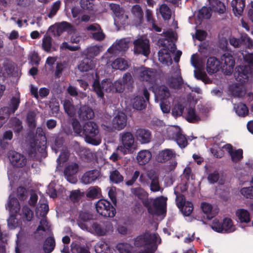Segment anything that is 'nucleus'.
I'll use <instances>...</instances> for the list:
<instances>
[{
  "label": "nucleus",
  "instance_id": "nucleus-1",
  "mask_svg": "<svg viewBox=\"0 0 253 253\" xmlns=\"http://www.w3.org/2000/svg\"><path fill=\"white\" fill-rule=\"evenodd\" d=\"M156 234L145 232L135 238L133 244L139 250V253H154L158 248Z\"/></svg>",
  "mask_w": 253,
  "mask_h": 253
},
{
  "label": "nucleus",
  "instance_id": "nucleus-2",
  "mask_svg": "<svg viewBox=\"0 0 253 253\" xmlns=\"http://www.w3.org/2000/svg\"><path fill=\"white\" fill-rule=\"evenodd\" d=\"M83 136L85 141L89 144L97 146L101 143L98 125L92 121H89L83 125Z\"/></svg>",
  "mask_w": 253,
  "mask_h": 253
},
{
  "label": "nucleus",
  "instance_id": "nucleus-3",
  "mask_svg": "<svg viewBox=\"0 0 253 253\" xmlns=\"http://www.w3.org/2000/svg\"><path fill=\"white\" fill-rule=\"evenodd\" d=\"M211 227L214 231L218 233H228L235 230L233 222L229 218H225L221 221L215 218L213 220Z\"/></svg>",
  "mask_w": 253,
  "mask_h": 253
},
{
  "label": "nucleus",
  "instance_id": "nucleus-4",
  "mask_svg": "<svg viewBox=\"0 0 253 253\" xmlns=\"http://www.w3.org/2000/svg\"><path fill=\"white\" fill-rule=\"evenodd\" d=\"M95 209L97 212L104 217H114L116 213L115 208L105 199L99 200L95 204Z\"/></svg>",
  "mask_w": 253,
  "mask_h": 253
},
{
  "label": "nucleus",
  "instance_id": "nucleus-5",
  "mask_svg": "<svg viewBox=\"0 0 253 253\" xmlns=\"http://www.w3.org/2000/svg\"><path fill=\"white\" fill-rule=\"evenodd\" d=\"M130 192L133 196L141 200L144 206L147 208L149 213L153 214L154 213L153 209L151 205L152 198H148L149 194L146 191L140 186H139L137 187L131 188Z\"/></svg>",
  "mask_w": 253,
  "mask_h": 253
},
{
  "label": "nucleus",
  "instance_id": "nucleus-6",
  "mask_svg": "<svg viewBox=\"0 0 253 253\" xmlns=\"http://www.w3.org/2000/svg\"><path fill=\"white\" fill-rule=\"evenodd\" d=\"M252 71L248 65H239L235 67L234 76L236 80L241 84H244L249 81L252 76Z\"/></svg>",
  "mask_w": 253,
  "mask_h": 253
},
{
  "label": "nucleus",
  "instance_id": "nucleus-7",
  "mask_svg": "<svg viewBox=\"0 0 253 253\" xmlns=\"http://www.w3.org/2000/svg\"><path fill=\"white\" fill-rule=\"evenodd\" d=\"M221 69L224 74L231 75L235 66V60L229 53H225L221 56Z\"/></svg>",
  "mask_w": 253,
  "mask_h": 253
},
{
  "label": "nucleus",
  "instance_id": "nucleus-8",
  "mask_svg": "<svg viewBox=\"0 0 253 253\" xmlns=\"http://www.w3.org/2000/svg\"><path fill=\"white\" fill-rule=\"evenodd\" d=\"M229 43L234 47H239L243 45L246 48H251L253 45V40L244 33L240 34V38L231 37L229 39Z\"/></svg>",
  "mask_w": 253,
  "mask_h": 253
},
{
  "label": "nucleus",
  "instance_id": "nucleus-9",
  "mask_svg": "<svg viewBox=\"0 0 253 253\" xmlns=\"http://www.w3.org/2000/svg\"><path fill=\"white\" fill-rule=\"evenodd\" d=\"M135 53L148 56L150 52L149 41L148 39L139 38L133 42Z\"/></svg>",
  "mask_w": 253,
  "mask_h": 253
},
{
  "label": "nucleus",
  "instance_id": "nucleus-10",
  "mask_svg": "<svg viewBox=\"0 0 253 253\" xmlns=\"http://www.w3.org/2000/svg\"><path fill=\"white\" fill-rule=\"evenodd\" d=\"M176 201L177 206L180 210L182 214L186 216H189L193 210V205L192 202L186 201L183 194L176 196Z\"/></svg>",
  "mask_w": 253,
  "mask_h": 253
},
{
  "label": "nucleus",
  "instance_id": "nucleus-11",
  "mask_svg": "<svg viewBox=\"0 0 253 253\" xmlns=\"http://www.w3.org/2000/svg\"><path fill=\"white\" fill-rule=\"evenodd\" d=\"M123 147L121 149H124L125 153L129 152L133 148L134 138L131 132L125 131L120 134Z\"/></svg>",
  "mask_w": 253,
  "mask_h": 253
},
{
  "label": "nucleus",
  "instance_id": "nucleus-12",
  "mask_svg": "<svg viewBox=\"0 0 253 253\" xmlns=\"http://www.w3.org/2000/svg\"><path fill=\"white\" fill-rule=\"evenodd\" d=\"M8 158L11 165L15 168H23L27 164L26 157L24 155L15 151L9 152Z\"/></svg>",
  "mask_w": 253,
  "mask_h": 253
},
{
  "label": "nucleus",
  "instance_id": "nucleus-13",
  "mask_svg": "<svg viewBox=\"0 0 253 253\" xmlns=\"http://www.w3.org/2000/svg\"><path fill=\"white\" fill-rule=\"evenodd\" d=\"M79 169V166L77 163H73L67 166L64 170V175L68 181L71 183H76L77 178L76 174Z\"/></svg>",
  "mask_w": 253,
  "mask_h": 253
},
{
  "label": "nucleus",
  "instance_id": "nucleus-14",
  "mask_svg": "<svg viewBox=\"0 0 253 253\" xmlns=\"http://www.w3.org/2000/svg\"><path fill=\"white\" fill-rule=\"evenodd\" d=\"M222 148L228 152L233 163H237L243 159V151L242 149H236L229 143L224 145Z\"/></svg>",
  "mask_w": 253,
  "mask_h": 253
},
{
  "label": "nucleus",
  "instance_id": "nucleus-15",
  "mask_svg": "<svg viewBox=\"0 0 253 253\" xmlns=\"http://www.w3.org/2000/svg\"><path fill=\"white\" fill-rule=\"evenodd\" d=\"M156 73L152 69L141 67L139 71V78L142 81L153 84L156 81Z\"/></svg>",
  "mask_w": 253,
  "mask_h": 253
},
{
  "label": "nucleus",
  "instance_id": "nucleus-16",
  "mask_svg": "<svg viewBox=\"0 0 253 253\" xmlns=\"http://www.w3.org/2000/svg\"><path fill=\"white\" fill-rule=\"evenodd\" d=\"M93 222L92 214L84 211L80 213L78 224L82 229L85 230L90 229Z\"/></svg>",
  "mask_w": 253,
  "mask_h": 253
},
{
  "label": "nucleus",
  "instance_id": "nucleus-17",
  "mask_svg": "<svg viewBox=\"0 0 253 253\" xmlns=\"http://www.w3.org/2000/svg\"><path fill=\"white\" fill-rule=\"evenodd\" d=\"M111 226V223L102 225L96 222L93 221L91 223L90 228L86 230V231L95 233L98 236H102L106 234Z\"/></svg>",
  "mask_w": 253,
  "mask_h": 253
},
{
  "label": "nucleus",
  "instance_id": "nucleus-18",
  "mask_svg": "<svg viewBox=\"0 0 253 253\" xmlns=\"http://www.w3.org/2000/svg\"><path fill=\"white\" fill-rule=\"evenodd\" d=\"M147 175L150 180L148 185L151 192H157L159 191L161 187L158 175L154 171H150L148 172Z\"/></svg>",
  "mask_w": 253,
  "mask_h": 253
},
{
  "label": "nucleus",
  "instance_id": "nucleus-19",
  "mask_svg": "<svg viewBox=\"0 0 253 253\" xmlns=\"http://www.w3.org/2000/svg\"><path fill=\"white\" fill-rule=\"evenodd\" d=\"M100 175V171L96 169L88 170L82 175L81 181L84 184H89L94 182Z\"/></svg>",
  "mask_w": 253,
  "mask_h": 253
},
{
  "label": "nucleus",
  "instance_id": "nucleus-20",
  "mask_svg": "<svg viewBox=\"0 0 253 253\" xmlns=\"http://www.w3.org/2000/svg\"><path fill=\"white\" fill-rule=\"evenodd\" d=\"M135 136L141 144L148 143L151 139V132L147 129L138 128L135 133Z\"/></svg>",
  "mask_w": 253,
  "mask_h": 253
},
{
  "label": "nucleus",
  "instance_id": "nucleus-21",
  "mask_svg": "<svg viewBox=\"0 0 253 253\" xmlns=\"http://www.w3.org/2000/svg\"><path fill=\"white\" fill-rule=\"evenodd\" d=\"M221 69L220 61L215 57H209L207 62V71L210 75L218 72Z\"/></svg>",
  "mask_w": 253,
  "mask_h": 253
},
{
  "label": "nucleus",
  "instance_id": "nucleus-22",
  "mask_svg": "<svg viewBox=\"0 0 253 253\" xmlns=\"http://www.w3.org/2000/svg\"><path fill=\"white\" fill-rule=\"evenodd\" d=\"M127 123V117L123 112H119L113 120V125L115 129L120 130L125 128Z\"/></svg>",
  "mask_w": 253,
  "mask_h": 253
},
{
  "label": "nucleus",
  "instance_id": "nucleus-23",
  "mask_svg": "<svg viewBox=\"0 0 253 253\" xmlns=\"http://www.w3.org/2000/svg\"><path fill=\"white\" fill-rule=\"evenodd\" d=\"M20 103V95L18 93L15 96H12L8 103L7 109L8 112L6 116L8 117L10 114H14L18 109Z\"/></svg>",
  "mask_w": 253,
  "mask_h": 253
},
{
  "label": "nucleus",
  "instance_id": "nucleus-24",
  "mask_svg": "<svg viewBox=\"0 0 253 253\" xmlns=\"http://www.w3.org/2000/svg\"><path fill=\"white\" fill-rule=\"evenodd\" d=\"M78 113L79 119L83 121L92 119L94 117L93 111L87 105L81 106Z\"/></svg>",
  "mask_w": 253,
  "mask_h": 253
},
{
  "label": "nucleus",
  "instance_id": "nucleus-25",
  "mask_svg": "<svg viewBox=\"0 0 253 253\" xmlns=\"http://www.w3.org/2000/svg\"><path fill=\"white\" fill-rule=\"evenodd\" d=\"M175 155L174 151L171 149H165L159 152L156 157L159 163H165L170 160Z\"/></svg>",
  "mask_w": 253,
  "mask_h": 253
},
{
  "label": "nucleus",
  "instance_id": "nucleus-26",
  "mask_svg": "<svg viewBox=\"0 0 253 253\" xmlns=\"http://www.w3.org/2000/svg\"><path fill=\"white\" fill-rule=\"evenodd\" d=\"M152 158V154L147 150L139 151L136 156V160L139 165H145L147 164Z\"/></svg>",
  "mask_w": 253,
  "mask_h": 253
},
{
  "label": "nucleus",
  "instance_id": "nucleus-27",
  "mask_svg": "<svg viewBox=\"0 0 253 253\" xmlns=\"http://www.w3.org/2000/svg\"><path fill=\"white\" fill-rule=\"evenodd\" d=\"M128 48V42L125 40H120L115 45L108 48V51L109 53H116L118 51H125Z\"/></svg>",
  "mask_w": 253,
  "mask_h": 253
},
{
  "label": "nucleus",
  "instance_id": "nucleus-28",
  "mask_svg": "<svg viewBox=\"0 0 253 253\" xmlns=\"http://www.w3.org/2000/svg\"><path fill=\"white\" fill-rule=\"evenodd\" d=\"M209 4L214 12L217 13L219 15L226 13V6L225 3L220 0H211Z\"/></svg>",
  "mask_w": 253,
  "mask_h": 253
},
{
  "label": "nucleus",
  "instance_id": "nucleus-29",
  "mask_svg": "<svg viewBox=\"0 0 253 253\" xmlns=\"http://www.w3.org/2000/svg\"><path fill=\"white\" fill-rule=\"evenodd\" d=\"M231 4L235 16L242 14L245 7V0H232Z\"/></svg>",
  "mask_w": 253,
  "mask_h": 253
},
{
  "label": "nucleus",
  "instance_id": "nucleus-30",
  "mask_svg": "<svg viewBox=\"0 0 253 253\" xmlns=\"http://www.w3.org/2000/svg\"><path fill=\"white\" fill-rule=\"evenodd\" d=\"M94 67L93 61L88 58L83 59L78 65V69L81 72H87Z\"/></svg>",
  "mask_w": 253,
  "mask_h": 253
},
{
  "label": "nucleus",
  "instance_id": "nucleus-31",
  "mask_svg": "<svg viewBox=\"0 0 253 253\" xmlns=\"http://www.w3.org/2000/svg\"><path fill=\"white\" fill-rule=\"evenodd\" d=\"M55 247L54 238L52 236L47 237L43 244V250L45 253H51Z\"/></svg>",
  "mask_w": 253,
  "mask_h": 253
},
{
  "label": "nucleus",
  "instance_id": "nucleus-32",
  "mask_svg": "<svg viewBox=\"0 0 253 253\" xmlns=\"http://www.w3.org/2000/svg\"><path fill=\"white\" fill-rule=\"evenodd\" d=\"M124 176L117 169L110 171L109 180L110 182L116 184H120L124 181Z\"/></svg>",
  "mask_w": 253,
  "mask_h": 253
},
{
  "label": "nucleus",
  "instance_id": "nucleus-33",
  "mask_svg": "<svg viewBox=\"0 0 253 253\" xmlns=\"http://www.w3.org/2000/svg\"><path fill=\"white\" fill-rule=\"evenodd\" d=\"M158 59L160 62L168 64L169 61L172 62V60L170 57V54L168 50L165 48L161 49L158 52Z\"/></svg>",
  "mask_w": 253,
  "mask_h": 253
},
{
  "label": "nucleus",
  "instance_id": "nucleus-34",
  "mask_svg": "<svg viewBox=\"0 0 253 253\" xmlns=\"http://www.w3.org/2000/svg\"><path fill=\"white\" fill-rule=\"evenodd\" d=\"M146 13V19L148 22L152 24V28L156 32H160L162 31V28L158 27L156 24V20L154 18L152 11L148 9H147L145 11Z\"/></svg>",
  "mask_w": 253,
  "mask_h": 253
},
{
  "label": "nucleus",
  "instance_id": "nucleus-35",
  "mask_svg": "<svg viewBox=\"0 0 253 253\" xmlns=\"http://www.w3.org/2000/svg\"><path fill=\"white\" fill-rule=\"evenodd\" d=\"M52 39L50 36H44L42 39V48L46 52H50L52 49L55 50V48L52 46Z\"/></svg>",
  "mask_w": 253,
  "mask_h": 253
},
{
  "label": "nucleus",
  "instance_id": "nucleus-36",
  "mask_svg": "<svg viewBox=\"0 0 253 253\" xmlns=\"http://www.w3.org/2000/svg\"><path fill=\"white\" fill-rule=\"evenodd\" d=\"M111 65L113 69L120 70H125L128 67L126 61L122 58H118L115 59Z\"/></svg>",
  "mask_w": 253,
  "mask_h": 253
},
{
  "label": "nucleus",
  "instance_id": "nucleus-37",
  "mask_svg": "<svg viewBox=\"0 0 253 253\" xmlns=\"http://www.w3.org/2000/svg\"><path fill=\"white\" fill-rule=\"evenodd\" d=\"M132 105L133 108L138 110H142L146 106V100L143 96H137L134 98Z\"/></svg>",
  "mask_w": 253,
  "mask_h": 253
},
{
  "label": "nucleus",
  "instance_id": "nucleus-38",
  "mask_svg": "<svg viewBox=\"0 0 253 253\" xmlns=\"http://www.w3.org/2000/svg\"><path fill=\"white\" fill-rule=\"evenodd\" d=\"M63 107L65 112L69 116L72 117L75 115V110L72 100L65 99L64 101Z\"/></svg>",
  "mask_w": 253,
  "mask_h": 253
},
{
  "label": "nucleus",
  "instance_id": "nucleus-39",
  "mask_svg": "<svg viewBox=\"0 0 253 253\" xmlns=\"http://www.w3.org/2000/svg\"><path fill=\"white\" fill-rule=\"evenodd\" d=\"M236 114L240 117H245L249 113V109L246 105L243 103H240L234 106Z\"/></svg>",
  "mask_w": 253,
  "mask_h": 253
},
{
  "label": "nucleus",
  "instance_id": "nucleus-40",
  "mask_svg": "<svg viewBox=\"0 0 253 253\" xmlns=\"http://www.w3.org/2000/svg\"><path fill=\"white\" fill-rule=\"evenodd\" d=\"M6 208L8 209L10 212H17L20 209V205L18 200L15 198H9Z\"/></svg>",
  "mask_w": 253,
  "mask_h": 253
},
{
  "label": "nucleus",
  "instance_id": "nucleus-41",
  "mask_svg": "<svg viewBox=\"0 0 253 253\" xmlns=\"http://www.w3.org/2000/svg\"><path fill=\"white\" fill-rule=\"evenodd\" d=\"M110 8L113 11L115 15L118 17V19L123 18L124 15V10L120 5L116 3H110Z\"/></svg>",
  "mask_w": 253,
  "mask_h": 253
},
{
  "label": "nucleus",
  "instance_id": "nucleus-42",
  "mask_svg": "<svg viewBox=\"0 0 253 253\" xmlns=\"http://www.w3.org/2000/svg\"><path fill=\"white\" fill-rule=\"evenodd\" d=\"M119 253H132L133 247L126 243H119L116 247Z\"/></svg>",
  "mask_w": 253,
  "mask_h": 253
},
{
  "label": "nucleus",
  "instance_id": "nucleus-43",
  "mask_svg": "<svg viewBox=\"0 0 253 253\" xmlns=\"http://www.w3.org/2000/svg\"><path fill=\"white\" fill-rule=\"evenodd\" d=\"M10 123L14 132L18 134L23 129L22 121L18 118L14 117L10 120Z\"/></svg>",
  "mask_w": 253,
  "mask_h": 253
},
{
  "label": "nucleus",
  "instance_id": "nucleus-44",
  "mask_svg": "<svg viewBox=\"0 0 253 253\" xmlns=\"http://www.w3.org/2000/svg\"><path fill=\"white\" fill-rule=\"evenodd\" d=\"M95 251L96 253H109L110 248L106 242L101 241L95 245Z\"/></svg>",
  "mask_w": 253,
  "mask_h": 253
},
{
  "label": "nucleus",
  "instance_id": "nucleus-45",
  "mask_svg": "<svg viewBox=\"0 0 253 253\" xmlns=\"http://www.w3.org/2000/svg\"><path fill=\"white\" fill-rule=\"evenodd\" d=\"M201 207L203 211L206 214L207 219H211L215 216L212 213V207L211 204L203 202Z\"/></svg>",
  "mask_w": 253,
  "mask_h": 253
},
{
  "label": "nucleus",
  "instance_id": "nucleus-46",
  "mask_svg": "<svg viewBox=\"0 0 253 253\" xmlns=\"http://www.w3.org/2000/svg\"><path fill=\"white\" fill-rule=\"evenodd\" d=\"M175 141L181 148H184L188 145L186 136L182 134L180 131H178L175 135Z\"/></svg>",
  "mask_w": 253,
  "mask_h": 253
},
{
  "label": "nucleus",
  "instance_id": "nucleus-47",
  "mask_svg": "<svg viewBox=\"0 0 253 253\" xmlns=\"http://www.w3.org/2000/svg\"><path fill=\"white\" fill-rule=\"evenodd\" d=\"M132 12L140 23L143 21V12L139 5H135L132 8Z\"/></svg>",
  "mask_w": 253,
  "mask_h": 253
},
{
  "label": "nucleus",
  "instance_id": "nucleus-48",
  "mask_svg": "<svg viewBox=\"0 0 253 253\" xmlns=\"http://www.w3.org/2000/svg\"><path fill=\"white\" fill-rule=\"evenodd\" d=\"M36 113L33 111H29L27 116V122L29 127L34 128L37 123Z\"/></svg>",
  "mask_w": 253,
  "mask_h": 253
},
{
  "label": "nucleus",
  "instance_id": "nucleus-49",
  "mask_svg": "<svg viewBox=\"0 0 253 253\" xmlns=\"http://www.w3.org/2000/svg\"><path fill=\"white\" fill-rule=\"evenodd\" d=\"M236 214L241 222L248 223L250 221V213L248 211L241 209L237 211Z\"/></svg>",
  "mask_w": 253,
  "mask_h": 253
},
{
  "label": "nucleus",
  "instance_id": "nucleus-50",
  "mask_svg": "<svg viewBox=\"0 0 253 253\" xmlns=\"http://www.w3.org/2000/svg\"><path fill=\"white\" fill-rule=\"evenodd\" d=\"M158 95L161 100H166L170 96L169 88L165 85H162L159 87L158 90Z\"/></svg>",
  "mask_w": 253,
  "mask_h": 253
},
{
  "label": "nucleus",
  "instance_id": "nucleus-51",
  "mask_svg": "<svg viewBox=\"0 0 253 253\" xmlns=\"http://www.w3.org/2000/svg\"><path fill=\"white\" fill-rule=\"evenodd\" d=\"M186 119L189 123H194L200 120V117L196 113L195 110L192 107L188 108Z\"/></svg>",
  "mask_w": 253,
  "mask_h": 253
},
{
  "label": "nucleus",
  "instance_id": "nucleus-52",
  "mask_svg": "<svg viewBox=\"0 0 253 253\" xmlns=\"http://www.w3.org/2000/svg\"><path fill=\"white\" fill-rule=\"evenodd\" d=\"M160 12L165 20H169L171 16V10L166 4H162L160 7Z\"/></svg>",
  "mask_w": 253,
  "mask_h": 253
},
{
  "label": "nucleus",
  "instance_id": "nucleus-53",
  "mask_svg": "<svg viewBox=\"0 0 253 253\" xmlns=\"http://www.w3.org/2000/svg\"><path fill=\"white\" fill-rule=\"evenodd\" d=\"M71 251L72 253H90L87 246L77 244L72 247Z\"/></svg>",
  "mask_w": 253,
  "mask_h": 253
},
{
  "label": "nucleus",
  "instance_id": "nucleus-54",
  "mask_svg": "<svg viewBox=\"0 0 253 253\" xmlns=\"http://www.w3.org/2000/svg\"><path fill=\"white\" fill-rule=\"evenodd\" d=\"M183 83V80L181 76L173 77L169 80V86L174 89L180 88Z\"/></svg>",
  "mask_w": 253,
  "mask_h": 253
},
{
  "label": "nucleus",
  "instance_id": "nucleus-55",
  "mask_svg": "<svg viewBox=\"0 0 253 253\" xmlns=\"http://www.w3.org/2000/svg\"><path fill=\"white\" fill-rule=\"evenodd\" d=\"M92 87L94 91L96 92L98 97L101 98H104V90L102 87V84L100 83L98 80H95Z\"/></svg>",
  "mask_w": 253,
  "mask_h": 253
},
{
  "label": "nucleus",
  "instance_id": "nucleus-56",
  "mask_svg": "<svg viewBox=\"0 0 253 253\" xmlns=\"http://www.w3.org/2000/svg\"><path fill=\"white\" fill-rule=\"evenodd\" d=\"M17 196L21 201L25 200L28 197V192L26 188L23 186H19L17 189Z\"/></svg>",
  "mask_w": 253,
  "mask_h": 253
},
{
  "label": "nucleus",
  "instance_id": "nucleus-57",
  "mask_svg": "<svg viewBox=\"0 0 253 253\" xmlns=\"http://www.w3.org/2000/svg\"><path fill=\"white\" fill-rule=\"evenodd\" d=\"M75 150L77 154L81 158H86L88 157L89 153V151L88 150L83 147L80 146L79 144H77L75 146Z\"/></svg>",
  "mask_w": 253,
  "mask_h": 253
},
{
  "label": "nucleus",
  "instance_id": "nucleus-58",
  "mask_svg": "<svg viewBox=\"0 0 253 253\" xmlns=\"http://www.w3.org/2000/svg\"><path fill=\"white\" fill-rule=\"evenodd\" d=\"M240 192L246 198L253 199V186L243 187L241 189Z\"/></svg>",
  "mask_w": 253,
  "mask_h": 253
},
{
  "label": "nucleus",
  "instance_id": "nucleus-59",
  "mask_svg": "<svg viewBox=\"0 0 253 253\" xmlns=\"http://www.w3.org/2000/svg\"><path fill=\"white\" fill-rule=\"evenodd\" d=\"M80 5L83 9L91 11L94 7L93 0H81Z\"/></svg>",
  "mask_w": 253,
  "mask_h": 253
},
{
  "label": "nucleus",
  "instance_id": "nucleus-60",
  "mask_svg": "<svg viewBox=\"0 0 253 253\" xmlns=\"http://www.w3.org/2000/svg\"><path fill=\"white\" fill-rule=\"evenodd\" d=\"M100 189L98 187H92L89 188L86 194L87 198L95 199L98 197Z\"/></svg>",
  "mask_w": 253,
  "mask_h": 253
},
{
  "label": "nucleus",
  "instance_id": "nucleus-61",
  "mask_svg": "<svg viewBox=\"0 0 253 253\" xmlns=\"http://www.w3.org/2000/svg\"><path fill=\"white\" fill-rule=\"evenodd\" d=\"M72 125L75 133L80 136H82L83 132V126H82L80 123L77 120H74L73 121Z\"/></svg>",
  "mask_w": 253,
  "mask_h": 253
},
{
  "label": "nucleus",
  "instance_id": "nucleus-62",
  "mask_svg": "<svg viewBox=\"0 0 253 253\" xmlns=\"http://www.w3.org/2000/svg\"><path fill=\"white\" fill-rule=\"evenodd\" d=\"M199 17L201 18L210 19L211 17V9L206 6H203L199 10Z\"/></svg>",
  "mask_w": 253,
  "mask_h": 253
},
{
  "label": "nucleus",
  "instance_id": "nucleus-63",
  "mask_svg": "<svg viewBox=\"0 0 253 253\" xmlns=\"http://www.w3.org/2000/svg\"><path fill=\"white\" fill-rule=\"evenodd\" d=\"M61 1L57 0L53 2L50 12L48 13L47 16L49 18H52L57 13L60 7Z\"/></svg>",
  "mask_w": 253,
  "mask_h": 253
},
{
  "label": "nucleus",
  "instance_id": "nucleus-64",
  "mask_svg": "<svg viewBox=\"0 0 253 253\" xmlns=\"http://www.w3.org/2000/svg\"><path fill=\"white\" fill-rule=\"evenodd\" d=\"M184 107L182 104L175 105L172 109L171 113L175 117L181 116L183 113Z\"/></svg>",
  "mask_w": 253,
  "mask_h": 253
}]
</instances>
